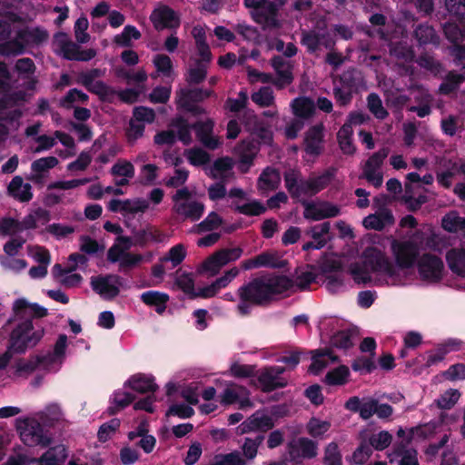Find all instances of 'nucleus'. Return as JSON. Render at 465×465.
<instances>
[{
	"instance_id": "obj_1",
	"label": "nucleus",
	"mask_w": 465,
	"mask_h": 465,
	"mask_svg": "<svg viewBox=\"0 0 465 465\" xmlns=\"http://www.w3.org/2000/svg\"><path fill=\"white\" fill-rule=\"evenodd\" d=\"M13 315L6 321L3 329L9 331V350L24 354L35 347L45 335L43 327L35 328L33 319H41L48 314L46 308L25 298L16 299L12 307Z\"/></svg>"
},
{
	"instance_id": "obj_2",
	"label": "nucleus",
	"mask_w": 465,
	"mask_h": 465,
	"mask_svg": "<svg viewBox=\"0 0 465 465\" xmlns=\"http://www.w3.org/2000/svg\"><path fill=\"white\" fill-rule=\"evenodd\" d=\"M292 286V280L286 275L260 276L240 286L237 295L240 300L251 302L253 306L264 307L274 301L275 296L284 293Z\"/></svg>"
},
{
	"instance_id": "obj_3",
	"label": "nucleus",
	"mask_w": 465,
	"mask_h": 465,
	"mask_svg": "<svg viewBox=\"0 0 465 465\" xmlns=\"http://www.w3.org/2000/svg\"><path fill=\"white\" fill-rule=\"evenodd\" d=\"M337 168L331 166L317 176L301 178V173L293 170L284 173V183L290 196L299 200L302 195L313 196L327 188L334 180Z\"/></svg>"
},
{
	"instance_id": "obj_4",
	"label": "nucleus",
	"mask_w": 465,
	"mask_h": 465,
	"mask_svg": "<svg viewBox=\"0 0 465 465\" xmlns=\"http://www.w3.org/2000/svg\"><path fill=\"white\" fill-rule=\"evenodd\" d=\"M391 250L400 269H411L420 259V245L412 240H392Z\"/></svg>"
},
{
	"instance_id": "obj_5",
	"label": "nucleus",
	"mask_w": 465,
	"mask_h": 465,
	"mask_svg": "<svg viewBox=\"0 0 465 465\" xmlns=\"http://www.w3.org/2000/svg\"><path fill=\"white\" fill-rule=\"evenodd\" d=\"M123 278L118 274H105L92 277V290L104 300L112 301L120 293Z\"/></svg>"
},
{
	"instance_id": "obj_6",
	"label": "nucleus",
	"mask_w": 465,
	"mask_h": 465,
	"mask_svg": "<svg viewBox=\"0 0 465 465\" xmlns=\"http://www.w3.org/2000/svg\"><path fill=\"white\" fill-rule=\"evenodd\" d=\"M242 254L241 247L223 248L209 256L202 264V270L212 276L217 274L221 268L231 262L238 260Z\"/></svg>"
},
{
	"instance_id": "obj_7",
	"label": "nucleus",
	"mask_w": 465,
	"mask_h": 465,
	"mask_svg": "<svg viewBox=\"0 0 465 465\" xmlns=\"http://www.w3.org/2000/svg\"><path fill=\"white\" fill-rule=\"evenodd\" d=\"M252 19L262 26L263 31L275 30L282 26L279 19V7L270 0L261 5L257 11H250Z\"/></svg>"
},
{
	"instance_id": "obj_8",
	"label": "nucleus",
	"mask_w": 465,
	"mask_h": 465,
	"mask_svg": "<svg viewBox=\"0 0 465 465\" xmlns=\"http://www.w3.org/2000/svg\"><path fill=\"white\" fill-rule=\"evenodd\" d=\"M420 278L430 282H438L442 278L444 264L442 260L431 253H424L417 262Z\"/></svg>"
},
{
	"instance_id": "obj_9",
	"label": "nucleus",
	"mask_w": 465,
	"mask_h": 465,
	"mask_svg": "<svg viewBox=\"0 0 465 465\" xmlns=\"http://www.w3.org/2000/svg\"><path fill=\"white\" fill-rule=\"evenodd\" d=\"M20 438L24 444L30 447L41 446L45 448L52 442L49 430L36 420L26 423L25 429L20 432Z\"/></svg>"
},
{
	"instance_id": "obj_10",
	"label": "nucleus",
	"mask_w": 465,
	"mask_h": 465,
	"mask_svg": "<svg viewBox=\"0 0 465 465\" xmlns=\"http://www.w3.org/2000/svg\"><path fill=\"white\" fill-rule=\"evenodd\" d=\"M317 450V442L305 437H301L297 440H292L287 444L290 461L295 464L301 463L303 459L315 458Z\"/></svg>"
},
{
	"instance_id": "obj_11",
	"label": "nucleus",
	"mask_w": 465,
	"mask_h": 465,
	"mask_svg": "<svg viewBox=\"0 0 465 465\" xmlns=\"http://www.w3.org/2000/svg\"><path fill=\"white\" fill-rule=\"evenodd\" d=\"M365 263L374 272H384L390 277L397 274V269L389 258L377 247H368L363 252Z\"/></svg>"
},
{
	"instance_id": "obj_12",
	"label": "nucleus",
	"mask_w": 465,
	"mask_h": 465,
	"mask_svg": "<svg viewBox=\"0 0 465 465\" xmlns=\"http://www.w3.org/2000/svg\"><path fill=\"white\" fill-rule=\"evenodd\" d=\"M274 427L272 417L266 414H260L258 411L252 414L243 420L237 428L236 434L243 435L250 432L263 434Z\"/></svg>"
},
{
	"instance_id": "obj_13",
	"label": "nucleus",
	"mask_w": 465,
	"mask_h": 465,
	"mask_svg": "<svg viewBox=\"0 0 465 465\" xmlns=\"http://www.w3.org/2000/svg\"><path fill=\"white\" fill-rule=\"evenodd\" d=\"M303 147L307 154L317 157L324 150V125L322 123L311 126L304 134Z\"/></svg>"
},
{
	"instance_id": "obj_14",
	"label": "nucleus",
	"mask_w": 465,
	"mask_h": 465,
	"mask_svg": "<svg viewBox=\"0 0 465 465\" xmlns=\"http://www.w3.org/2000/svg\"><path fill=\"white\" fill-rule=\"evenodd\" d=\"M153 27L157 30L176 29L180 26V18L173 9L168 5H162L155 8L151 15Z\"/></svg>"
},
{
	"instance_id": "obj_15",
	"label": "nucleus",
	"mask_w": 465,
	"mask_h": 465,
	"mask_svg": "<svg viewBox=\"0 0 465 465\" xmlns=\"http://www.w3.org/2000/svg\"><path fill=\"white\" fill-rule=\"evenodd\" d=\"M239 158L242 173H247L253 160L260 151V142L254 138H247L241 142L239 147Z\"/></svg>"
},
{
	"instance_id": "obj_16",
	"label": "nucleus",
	"mask_w": 465,
	"mask_h": 465,
	"mask_svg": "<svg viewBox=\"0 0 465 465\" xmlns=\"http://www.w3.org/2000/svg\"><path fill=\"white\" fill-rule=\"evenodd\" d=\"M392 212L388 208L378 209L375 213L369 214L363 219V226L369 230L382 231L386 226L394 224Z\"/></svg>"
},
{
	"instance_id": "obj_17",
	"label": "nucleus",
	"mask_w": 465,
	"mask_h": 465,
	"mask_svg": "<svg viewBox=\"0 0 465 465\" xmlns=\"http://www.w3.org/2000/svg\"><path fill=\"white\" fill-rule=\"evenodd\" d=\"M124 387H129L134 391L141 394L154 393L159 388L154 381V377L144 373L132 375L124 382Z\"/></svg>"
},
{
	"instance_id": "obj_18",
	"label": "nucleus",
	"mask_w": 465,
	"mask_h": 465,
	"mask_svg": "<svg viewBox=\"0 0 465 465\" xmlns=\"http://www.w3.org/2000/svg\"><path fill=\"white\" fill-rule=\"evenodd\" d=\"M256 376L261 391L264 393L285 388L288 385L286 379H278L267 367L259 370Z\"/></svg>"
},
{
	"instance_id": "obj_19",
	"label": "nucleus",
	"mask_w": 465,
	"mask_h": 465,
	"mask_svg": "<svg viewBox=\"0 0 465 465\" xmlns=\"http://www.w3.org/2000/svg\"><path fill=\"white\" fill-rule=\"evenodd\" d=\"M9 196L20 203H28L33 199L32 186L30 183H24L21 176H15L7 186Z\"/></svg>"
},
{
	"instance_id": "obj_20",
	"label": "nucleus",
	"mask_w": 465,
	"mask_h": 465,
	"mask_svg": "<svg viewBox=\"0 0 465 465\" xmlns=\"http://www.w3.org/2000/svg\"><path fill=\"white\" fill-rule=\"evenodd\" d=\"M204 204L197 201L174 203L173 206V213L183 216L184 220L189 219L193 222L200 220L204 213Z\"/></svg>"
},
{
	"instance_id": "obj_21",
	"label": "nucleus",
	"mask_w": 465,
	"mask_h": 465,
	"mask_svg": "<svg viewBox=\"0 0 465 465\" xmlns=\"http://www.w3.org/2000/svg\"><path fill=\"white\" fill-rule=\"evenodd\" d=\"M213 92L212 90H203L202 88H182L176 93L177 105L184 104V103L196 104L203 102L206 98L212 96Z\"/></svg>"
},
{
	"instance_id": "obj_22",
	"label": "nucleus",
	"mask_w": 465,
	"mask_h": 465,
	"mask_svg": "<svg viewBox=\"0 0 465 465\" xmlns=\"http://www.w3.org/2000/svg\"><path fill=\"white\" fill-rule=\"evenodd\" d=\"M331 230V223L329 222H324L319 225H315L311 230L312 238H314V241L307 242L302 245L303 251L310 250H321L323 248L327 241L323 238L325 234H328Z\"/></svg>"
},
{
	"instance_id": "obj_23",
	"label": "nucleus",
	"mask_w": 465,
	"mask_h": 465,
	"mask_svg": "<svg viewBox=\"0 0 465 465\" xmlns=\"http://www.w3.org/2000/svg\"><path fill=\"white\" fill-rule=\"evenodd\" d=\"M169 299L167 293L158 291H147L141 295V301L147 306L154 307L158 314H163L165 312Z\"/></svg>"
},
{
	"instance_id": "obj_24",
	"label": "nucleus",
	"mask_w": 465,
	"mask_h": 465,
	"mask_svg": "<svg viewBox=\"0 0 465 465\" xmlns=\"http://www.w3.org/2000/svg\"><path fill=\"white\" fill-rule=\"evenodd\" d=\"M446 261L450 270L459 275L465 276V250L451 248L446 253Z\"/></svg>"
},
{
	"instance_id": "obj_25",
	"label": "nucleus",
	"mask_w": 465,
	"mask_h": 465,
	"mask_svg": "<svg viewBox=\"0 0 465 465\" xmlns=\"http://www.w3.org/2000/svg\"><path fill=\"white\" fill-rule=\"evenodd\" d=\"M281 182L280 173L276 168L266 167L258 178V188L262 191H274Z\"/></svg>"
},
{
	"instance_id": "obj_26",
	"label": "nucleus",
	"mask_w": 465,
	"mask_h": 465,
	"mask_svg": "<svg viewBox=\"0 0 465 465\" xmlns=\"http://www.w3.org/2000/svg\"><path fill=\"white\" fill-rule=\"evenodd\" d=\"M465 81V76L456 71H450L445 75L442 83L439 86V94L442 95H450L458 91Z\"/></svg>"
},
{
	"instance_id": "obj_27",
	"label": "nucleus",
	"mask_w": 465,
	"mask_h": 465,
	"mask_svg": "<svg viewBox=\"0 0 465 465\" xmlns=\"http://www.w3.org/2000/svg\"><path fill=\"white\" fill-rule=\"evenodd\" d=\"M17 32L25 47L30 45H40L48 39L47 31L41 27L25 28Z\"/></svg>"
},
{
	"instance_id": "obj_28",
	"label": "nucleus",
	"mask_w": 465,
	"mask_h": 465,
	"mask_svg": "<svg viewBox=\"0 0 465 465\" xmlns=\"http://www.w3.org/2000/svg\"><path fill=\"white\" fill-rule=\"evenodd\" d=\"M177 130L176 139L181 141L183 144L189 145L193 142L191 131L193 130V124L181 115L173 118L169 124Z\"/></svg>"
},
{
	"instance_id": "obj_29",
	"label": "nucleus",
	"mask_w": 465,
	"mask_h": 465,
	"mask_svg": "<svg viewBox=\"0 0 465 465\" xmlns=\"http://www.w3.org/2000/svg\"><path fill=\"white\" fill-rule=\"evenodd\" d=\"M67 458V450L63 444L49 448L39 459V465H59Z\"/></svg>"
},
{
	"instance_id": "obj_30",
	"label": "nucleus",
	"mask_w": 465,
	"mask_h": 465,
	"mask_svg": "<svg viewBox=\"0 0 465 465\" xmlns=\"http://www.w3.org/2000/svg\"><path fill=\"white\" fill-rule=\"evenodd\" d=\"M293 114L299 118L308 119L315 112V104L306 96L297 97L292 102Z\"/></svg>"
},
{
	"instance_id": "obj_31",
	"label": "nucleus",
	"mask_w": 465,
	"mask_h": 465,
	"mask_svg": "<svg viewBox=\"0 0 465 465\" xmlns=\"http://www.w3.org/2000/svg\"><path fill=\"white\" fill-rule=\"evenodd\" d=\"M352 134V126L348 123H344L337 133L339 146L345 154H352L355 152V147L351 140Z\"/></svg>"
},
{
	"instance_id": "obj_32",
	"label": "nucleus",
	"mask_w": 465,
	"mask_h": 465,
	"mask_svg": "<svg viewBox=\"0 0 465 465\" xmlns=\"http://www.w3.org/2000/svg\"><path fill=\"white\" fill-rule=\"evenodd\" d=\"M326 35L327 34H320L313 30H302L301 34V44L306 47L308 53L313 54L319 49Z\"/></svg>"
},
{
	"instance_id": "obj_33",
	"label": "nucleus",
	"mask_w": 465,
	"mask_h": 465,
	"mask_svg": "<svg viewBox=\"0 0 465 465\" xmlns=\"http://www.w3.org/2000/svg\"><path fill=\"white\" fill-rule=\"evenodd\" d=\"M325 356L329 357L331 361H338V357L333 355V352L331 349L316 351L312 357V363L309 367V371L312 373L318 375L323 369L327 367L328 362L323 359Z\"/></svg>"
},
{
	"instance_id": "obj_34",
	"label": "nucleus",
	"mask_w": 465,
	"mask_h": 465,
	"mask_svg": "<svg viewBox=\"0 0 465 465\" xmlns=\"http://www.w3.org/2000/svg\"><path fill=\"white\" fill-rule=\"evenodd\" d=\"M209 465H246V460L240 451L232 450L225 454H215Z\"/></svg>"
},
{
	"instance_id": "obj_35",
	"label": "nucleus",
	"mask_w": 465,
	"mask_h": 465,
	"mask_svg": "<svg viewBox=\"0 0 465 465\" xmlns=\"http://www.w3.org/2000/svg\"><path fill=\"white\" fill-rule=\"evenodd\" d=\"M134 245L139 247L146 246L150 242H161L162 234L158 231L146 229L134 230Z\"/></svg>"
},
{
	"instance_id": "obj_36",
	"label": "nucleus",
	"mask_w": 465,
	"mask_h": 465,
	"mask_svg": "<svg viewBox=\"0 0 465 465\" xmlns=\"http://www.w3.org/2000/svg\"><path fill=\"white\" fill-rule=\"evenodd\" d=\"M350 375V370L345 365H340L337 368L327 372L324 381L328 385H343L347 382Z\"/></svg>"
},
{
	"instance_id": "obj_37",
	"label": "nucleus",
	"mask_w": 465,
	"mask_h": 465,
	"mask_svg": "<svg viewBox=\"0 0 465 465\" xmlns=\"http://www.w3.org/2000/svg\"><path fill=\"white\" fill-rule=\"evenodd\" d=\"M140 31L134 25H125L123 32L116 35L114 38V42L124 47H129L132 45V39L138 40L141 38Z\"/></svg>"
},
{
	"instance_id": "obj_38",
	"label": "nucleus",
	"mask_w": 465,
	"mask_h": 465,
	"mask_svg": "<svg viewBox=\"0 0 465 465\" xmlns=\"http://www.w3.org/2000/svg\"><path fill=\"white\" fill-rule=\"evenodd\" d=\"M263 434H257L254 438L246 437L242 446L244 458L247 460H253L258 453V448L263 442Z\"/></svg>"
},
{
	"instance_id": "obj_39",
	"label": "nucleus",
	"mask_w": 465,
	"mask_h": 465,
	"mask_svg": "<svg viewBox=\"0 0 465 465\" xmlns=\"http://www.w3.org/2000/svg\"><path fill=\"white\" fill-rule=\"evenodd\" d=\"M414 36L420 45L435 43L437 35L432 26L428 24H420L414 30Z\"/></svg>"
},
{
	"instance_id": "obj_40",
	"label": "nucleus",
	"mask_w": 465,
	"mask_h": 465,
	"mask_svg": "<svg viewBox=\"0 0 465 465\" xmlns=\"http://www.w3.org/2000/svg\"><path fill=\"white\" fill-rule=\"evenodd\" d=\"M367 106L377 119L384 120L389 115L388 111L382 105L381 99L375 93H371L367 96Z\"/></svg>"
},
{
	"instance_id": "obj_41",
	"label": "nucleus",
	"mask_w": 465,
	"mask_h": 465,
	"mask_svg": "<svg viewBox=\"0 0 465 465\" xmlns=\"http://www.w3.org/2000/svg\"><path fill=\"white\" fill-rule=\"evenodd\" d=\"M23 41L18 37V32L14 39L5 40L0 46V53L3 55H18L25 51Z\"/></svg>"
},
{
	"instance_id": "obj_42",
	"label": "nucleus",
	"mask_w": 465,
	"mask_h": 465,
	"mask_svg": "<svg viewBox=\"0 0 465 465\" xmlns=\"http://www.w3.org/2000/svg\"><path fill=\"white\" fill-rule=\"evenodd\" d=\"M86 89L88 92L98 95L100 100L104 102H111L117 94L111 86L107 85L103 81H96Z\"/></svg>"
},
{
	"instance_id": "obj_43",
	"label": "nucleus",
	"mask_w": 465,
	"mask_h": 465,
	"mask_svg": "<svg viewBox=\"0 0 465 465\" xmlns=\"http://www.w3.org/2000/svg\"><path fill=\"white\" fill-rule=\"evenodd\" d=\"M257 137V141L263 144L270 145L273 141V134L271 130L270 125L266 124L262 120H256L254 122L253 133Z\"/></svg>"
},
{
	"instance_id": "obj_44",
	"label": "nucleus",
	"mask_w": 465,
	"mask_h": 465,
	"mask_svg": "<svg viewBox=\"0 0 465 465\" xmlns=\"http://www.w3.org/2000/svg\"><path fill=\"white\" fill-rule=\"evenodd\" d=\"M121 420L114 418L107 422L103 423L97 432L98 440L102 443L108 441L113 435L119 430Z\"/></svg>"
},
{
	"instance_id": "obj_45",
	"label": "nucleus",
	"mask_w": 465,
	"mask_h": 465,
	"mask_svg": "<svg viewBox=\"0 0 465 465\" xmlns=\"http://www.w3.org/2000/svg\"><path fill=\"white\" fill-rule=\"evenodd\" d=\"M143 261V256L140 253H132L126 252L119 261L118 271L127 274L131 270L137 267Z\"/></svg>"
},
{
	"instance_id": "obj_46",
	"label": "nucleus",
	"mask_w": 465,
	"mask_h": 465,
	"mask_svg": "<svg viewBox=\"0 0 465 465\" xmlns=\"http://www.w3.org/2000/svg\"><path fill=\"white\" fill-rule=\"evenodd\" d=\"M223 218L216 213L211 212L200 223L197 224L199 233L213 232L223 225Z\"/></svg>"
},
{
	"instance_id": "obj_47",
	"label": "nucleus",
	"mask_w": 465,
	"mask_h": 465,
	"mask_svg": "<svg viewBox=\"0 0 465 465\" xmlns=\"http://www.w3.org/2000/svg\"><path fill=\"white\" fill-rule=\"evenodd\" d=\"M331 428V422L321 420L315 417L310 419L306 425L307 432L312 438H320L323 436Z\"/></svg>"
},
{
	"instance_id": "obj_48",
	"label": "nucleus",
	"mask_w": 465,
	"mask_h": 465,
	"mask_svg": "<svg viewBox=\"0 0 465 465\" xmlns=\"http://www.w3.org/2000/svg\"><path fill=\"white\" fill-rule=\"evenodd\" d=\"M324 465H342V456L336 442H330L324 449Z\"/></svg>"
},
{
	"instance_id": "obj_49",
	"label": "nucleus",
	"mask_w": 465,
	"mask_h": 465,
	"mask_svg": "<svg viewBox=\"0 0 465 465\" xmlns=\"http://www.w3.org/2000/svg\"><path fill=\"white\" fill-rule=\"evenodd\" d=\"M190 164L193 166H201L208 163L211 160L210 154L202 148L194 147L185 151Z\"/></svg>"
},
{
	"instance_id": "obj_50",
	"label": "nucleus",
	"mask_w": 465,
	"mask_h": 465,
	"mask_svg": "<svg viewBox=\"0 0 465 465\" xmlns=\"http://www.w3.org/2000/svg\"><path fill=\"white\" fill-rule=\"evenodd\" d=\"M25 101V93L24 91L6 93L0 97V111L18 105Z\"/></svg>"
},
{
	"instance_id": "obj_51",
	"label": "nucleus",
	"mask_w": 465,
	"mask_h": 465,
	"mask_svg": "<svg viewBox=\"0 0 465 465\" xmlns=\"http://www.w3.org/2000/svg\"><path fill=\"white\" fill-rule=\"evenodd\" d=\"M331 344L337 349L348 350L353 346L352 334L349 330L336 332L331 339Z\"/></svg>"
},
{
	"instance_id": "obj_52",
	"label": "nucleus",
	"mask_w": 465,
	"mask_h": 465,
	"mask_svg": "<svg viewBox=\"0 0 465 465\" xmlns=\"http://www.w3.org/2000/svg\"><path fill=\"white\" fill-rule=\"evenodd\" d=\"M359 72L355 69L344 71L338 78L339 85L354 92L359 84Z\"/></svg>"
},
{
	"instance_id": "obj_53",
	"label": "nucleus",
	"mask_w": 465,
	"mask_h": 465,
	"mask_svg": "<svg viewBox=\"0 0 465 465\" xmlns=\"http://www.w3.org/2000/svg\"><path fill=\"white\" fill-rule=\"evenodd\" d=\"M235 210L239 213L247 216H259L264 213L267 208L260 201L253 200L244 204L236 206Z\"/></svg>"
},
{
	"instance_id": "obj_54",
	"label": "nucleus",
	"mask_w": 465,
	"mask_h": 465,
	"mask_svg": "<svg viewBox=\"0 0 465 465\" xmlns=\"http://www.w3.org/2000/svg\"><path fill=\"white\" fill-rule=\"evenodd\" d=\"M207 75V68L201 61H196V66L190 68L187 73L186 81L190 84H199L204 81Z\"/></svg>"
},
{
	"instance_id": "obj_55",
	"label": "nucleus",
	"mask_w": 465,
	"mask_h": 465,
	"mask_svg": "<svg viewBox=\"0 0 465 465\" xmlns=\"http://www.w3.org/2000/svg\"><path fill=\"white\" fill-rule=\"evenodd\" d=\"M392 436L386 430L372 434L369 438V444L376 450H383L391 444Z\"/></svg>"
},
{
	"instance_id": "obj_56",
	"label": "nucleus",
	"mask_w": 465,
	"mask_h": 465,
	"mask_svg": "<svg viewBox=\"0 0 465 465\" xmlns=\"http://www.w3.org/2000/svg\"><path fill=\"white\" fill-rule=\"evenodd\" d=\"M252 100L262 107L270 106L274 100L273 92L270 87H261L257 92L252 94Z\"/></svg>"
},
{
	"instance_id": "obj_57",
	"label": "nucleus",
	"mask_w": 465,
	"mask_h": 465,
	"mask_svg": "<svg viewBox=\"0 0 465 465\" xmlns=\"http://www.w3.org/2000/svg\"><path fill=\"white\" fill-rule=\"evenodd\" d=\"M258 265L260 267H267L272 269H281L283 268L286 264V262L283 260H279L274 254L264 252L257 255Z\"/></svg>"
},
{
	"instance_id": "obj_58",
	"label": "nucleus",
	"mask_w": 465,
	"mask_h": 465,
	"mask_svg": "<svg viewBox=\"0 0 465 465\" xmlns=\"http://www.w3.org/2000/svg\"><path fill=\"white\" fill-rule=\"evenodd\" d=\"M80 242V251L85 254L94 255L104 250V245H100L96 240L88 235H82Z\"/></svg>"
},
{
	"instance_id": "obj_59",
	"label": "nucleus",
	"mask_w": 465,
	"mask_h": 465,
	"mask_svg": "<svg viewBox=\"0 0 465 465\" xmlns=\"http://www.w3.org/2000/svg\"><path fill=\"white\" fill-rule=\"evenodd\" d=\"M58 163L59 161L54 156L42 157L31 163V170L34 173H45L55 167Z\"/></svg>"
},
{
	"instance_id": "obj_60",
	"label": "nucleus",
	"mask_w": 465,
	"mask_h": 465,
	"mask_svg": "<svg viewBox=\"0 0 465 465\" xmlns=\"http://www.w3.org/2000/svg\"><path fill=\"white\" fill-rule=\"evenodd\" d=\"M304 207L303 217L307 220L321 221L323 220L322 203L318 205L312 202H307L306 200L301 201Z\"/></svg>"
},
{
	"instance_id": "obj_61",
	"label": "nucleus",
	"mask_w": 465,
	"mask_h": 465,
	"mask_svg": "<svg viewBox=\"0 0 465 465\" xmlns=\"http://www.w3.org/2000/svg\"><path fill=\"white\" fill-rule=\"evenodd\" d=\"M231 374L235 378H251L257 374L256 366L234 362L230 368Z\"/></svg>"
},
{
	"instance_id": "obj_62",
	"label": "nucleus",
	"mask_w": 465,
	"mask_h": 465,
	"mask_svg": "<svg viewBox=\"0 0 465 465\" xmlns=\"http://www.w3.org/2000/svg\"><path fill=\"white\" fill-rule=\"evenodd\" d=\"M449 14L459 21L465 19V0H445Z\"/></svg>"
},
{
	"instance_id": "obj_63",
	"label": "nucleus",
	"mask_w": 465,
	"mask_h": 465,
	"mask_svg": "<svg viewBox=\"0 0 465 465\" xmlns=\"http://www.w3.org/2000/svg\"><path fill=\"white\" fill-rule=\"evenodd\" d=\"M372 454V448L369 442L362 441L353 451L351 459L355 464L361 465L365 463Z\"/></svg>"
},
{
	"instance_id": "obj_64",
	"label": "nucleus",
	"mask_w": 465,
	"mask_h": 465,
	"mask_svg": "<svg viewBox=\"0 0 465 465\" xmlns=\"http://www.w3.org/2000/svg\"><path fill=\"white\" fill-rule=\"evenodd\" d=\"M442 376L444 379L450 381L465 380V363H455L450 365L442 372Z\"/></svg>"
}]
</instances>
